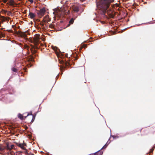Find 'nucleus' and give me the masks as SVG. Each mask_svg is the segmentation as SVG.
Here are the masks:
<instances>
[{
    "label": "nucleus",
    "mask_w": 155,
    "mask_h": 155,
    "mask_svg": "<svg viewBox=\"0 0 155 155\" xmlns=\"http://www.w3.org/2000/svg\"><path fill=\"white\" fill-rule=\"evenodd\" d=\"M29 34L28 31H26L25 32H20L19 33V35L20 36L24 37L25 39H26L27 35Z\"/></svg>",
    "instance_id": "20e7f679"
},
{
    "label": "nucleus",
    "mask_w": 155,
    "mask_h": 155,
    "mask_svg": "<svg viewBox=\"0 0 155 155\" xmlns=\"http://www.w3.org/2000/svg\"><path fill=\"white\" fill-rule=\"evenodd\" d=\"M14 25H12V28H14Z\"/></svg>",
    "instance_id": "412c9836"
},
{
    "label": "nucleus",
    "mask_w": 155,
    "mask_h": 155,
    "mask_svg": "<svg viewBox=\"0 0 155 155\" xmlns=\"http://www.w3.org/2000/svg\"><path fill=\"white\" fill-rule=\"evenodd\" d=\"M7 153L8 154L7 155H10L9 154V153H8V152Z\"/></svg>",
    "instance_id": "4be33fe9"
},
{
    "label": "nucleus",
    "mask_w": 155,
    "mask_h": 155,
    "mask_svg": "<svg viewBox=\"0 0 155 155\" xmlns=\"http://www.w3.org/2000/svg\"><path fill=\"white\" fill-rule=\"evenodd\" d=\"M111 136L114 139L116 137V136Z\"/></svg>",
    "instance_id": "6ab92c4d"
},
{
    "label": "nucleus",
    "mask_w": 155,
    "mask_h": 155,
    "mask_svg": "<svg viewBox=\"0 0 155 155\" xmlns=\"http://www.w3.org/2000/svg\"><path fill=\"white\" fill-rule=\"evenodd\" d=\"M0 34L2 37H5V35H3L2 32H0Z\"/></svg>",
    "instance_id": "f3484780"
},
{
    "label": "nucleus",
    "mask_w": 155,
    "mask_h": 155,
    "mask_svg": "<svg viewBox=\"0 0 155 155\" xmlns=\"http://www.w3.org/2000/svg\"><path fill=\"white\" fill-rule=\"evenodd\" d=\"M14 148V145L13 144L10 145L8 143H6V146H0V154L2 155H5V150L6 149L8 150L11 151V150Z\"/></svg>",
    "instance_id": "f03ea898"
},
{
    "label": "nucleus",
    "mask_w": 155,
    "mask_h": 155,
    "mask_svg": "<svg viewBox=\"0 0 155 155\" xmlns=\"http://www.w3.org/2000/svg\"><path fill=\"white\" fill-rule=\"evenodd\" d=\"M29 15L30 16V18H33L35 17V14L30 12L29 13Z\"/></svg>",
    "instance_id": "6e6552de"
},
{
    "label": "nucleus",
    "mask_w": 155,
    "mask_h": 155,
    "mask_svg": "<svg viewBox=\"0 0 155 155\" xmlns=\"http://www.w3.org/2000/svg\"><path fill=\"white\" fill-rule=\"evenodd\" d=\"M50 21V20L48 16H45V18L43 19V21L45 23H48Z\"/></svg>",
    "instance_id": "0eeeda50"
},
{
    "label": "nucleus",
    "mask_w": 155,
    "mask_h": 155,
    "mask_svg": "<svg viewBox=\"0 0 155 155\" xmlns=\"http://www.w3.org/2000/svg\"><path fill=\"white\" fill-rule=\"evenodd\" d=\"M6 31L9 32H12V31L10 30H7Z\"/></svg>",
    "instance_id": "a211bd4d"
},
{
    "label": "nucleus",
    "mask_w": 155,
    "mask_h": 155,
    "mask_svg": "<svg viewBox=\"0 0 155 155\" xmlns=\"http://www.w3.org/2000/svg\"><path fill=\"white\" fill-rule=\"evenodd\" d=\"M54 13H55V12H53V14H54Z\"/></svg>",
    "instance_id": "5701e85b"
},
{
    "label": "nucleus",
    "mask_w": 155,
    "mask_h": 155,
    "mask_svg": "<svg viewBox=\"0 0 155 155\" xmlns=\"http://www.w3.org/2000/svg\"><path fill=\"white\" fill-rule=\"evenodd\" d=\"M72 10L75 12H78L79 10V7L77 5H73L72 7Z\"/></svg>",
    "instance_id": "423d86ee"
},
{
    "label": "nucleus",
    "mask_w": 155,
    "mask_h": 155,
    "mask_svg": "<svg viewBox=\"0 0 155 155\" xmlns=\"http://www.w3.org/2000/svg\"><path fill=\"white\" fill-rule=\"evenodd\" d=\"M9 153V154H11V155H14L15 154V153L14 152L11 151Z\"/></svg>",
    "instance_id": "4468645a"
},
{
    "label": "nucleus",
    "mask_w": 155,
    "mask_h": 155,
    "mask_svg": "<svg viewBox=\"0 0 155 155\" xmlns=\"http://www.w3.org/2000/svg\"><path fill=\"white\" fill-rule=\"evenodd\" d=\"M45 12V9L42 8L40 10L39 12H37V14L39 15L42 16L44 15Z\"/></svg>",
    "instance_id": "39448f33"
},
{
    "label": "nucleus",
    "mask_w": 155,
    "mask_h": 155,
    "mask_svg": "<svg viewBox=\"0 0 155 155\" xmlns=\"http://www.w3.org/2000/svg\"><path fill=\"white\" fill-rule=\"evenodd\" d=\"M74 19L72 18L69 21V25L73 24L74 21Z\"/></svg>",
    "instance_id": "ddd939ff"
},
{
    "label": "nucleus",
    "mask_w": 155,
    "mask_h": 155,
    "mask_svg": "<svg viewBox=\"0 0 155 155\" xmlns=\"http://www.w3.org/2000/svg\"><path fill=\"white\" fill-rule=\"evenodd\" d=\"M18 117L21 120H23V116L21 114H19L18 115Z\"/></svg>",
    "instance_id": "f8f14e48"
},
{
    "label": "nucleus",
    "mask_w": 155,
    "mask_h": 155,
    "mask_svg": "<svg viewBox=\"0 0 155 155\" xmlns=\"http://www.w3.org/2000/svg\"><path fill=\"white\" fill-rule=\"evenodd\" d=\"M12 71H14V72H16L17 71L16 69L15 68H12Z\"/></svg>",
    "instance_id": "2eb2a0df"
},
{
    "label": "nucleus",
    "mask_w": 155,
    "mask_h": 155,
    "mask_svg": "<svg viewBox=\"0 0 155 155\" xmlns=\"http://www.w3.org/2000/svg\"><path fill=\"white\" fill-rule=\"evenodd\" d=\"M114 1V0H97L96 3L98 12L105 16L107 14L110 18H114L115 15V7H117V4L112 5V8L109 7L110 4Z\"/></svg>",
    "instance_id": "f257e3e1"
},
{
    "label": "nucleus",
    "mask_w": 155,
    "mask_h": 155,
    "mask_svg": "<svg viewBox=\"0 0 155 155\" xmlns=\"http://www.w3.org/2000/svg\"><path fill=\"white\" fill-rule=\"evenodd\" d=\"M18 146L19 147H21L23 150H25V148L24 147L23 144H22L19 143L18 144Z\"/></svg>",
    "instance_id": "9d476101"
},
{
    "label": "nucleus",
    "mask_w": 155,
    "mask_h": 155,
    "mask_svg": "<svg viewBox=\"0 0 155 155\" xmlns=\"http://www.w3.org/2000/svg\"><path fill=\"white\" fill-rule=\"evenodd\" d=\"M30 2L32 3V2H33V0H30Z\"/></svg>",
    "instance_id": "aec40b11"
},
{
    "label": "nucleus",
    "mask_w": 155,
    "mask_h": 155,
    "mask_svg": "<svg viewBox=\"0 0 155 155\" xmlns=\"http://www.w3.org/2000/svg\"><path fill=\"white\" fill-rule=\"evenodd\" d=\"M3 12L5 14H7V15L9 16L12 15V12L10 11H7L5 10H3Z\"/></svg>",
    "instance_id": "1a4fd4ad"
},
{
    "label": "nucleus",
    "mask_w": 155,
    "mask_h": 155,
    "mask_svg": "<svg viewBox=\"0 0 155 155\" xmlns=\"http://www.w3.org/2000/svg\"><path fill=\"white\" fill-rule=\"evenodd\" d=\"M110 139H109L108 140L107 143L104 145L103 147L101 148L100 150H98L97 151L95 152L94 153V155H101L102 154L101 153V152H99L102 149L106 148L107 147V144L108 145L110 142L109 141Z\"/></svg>",
    "instance_id": "7ed1b4c3"
},
{
    "label": "nucleus",
    "mask_w": 155,
    "mask_h": 155,
    "mask_svg": "<svg viewBox=\"0 0 155 155\" xmlns=\"http://www.w3.org/2000/svg\"><path fill=\"white\" fill-rule=\"evenodd\" d=\"M49 27L50 28H53L54 27V26L52 24H51L49 25Z\"/></svg>",
    "instance_id": "dca6fc26"
},
{
    "label": "nucleus",
    "mask_w": 155,
    "mask_h": 155,
    "mask_svg": "<svg viewBox=\"0 0 155 155\" xmlns=\"http://www.w3.org/2000/svg\"><path fill=\"white\" fill-rule=\"evenodd\" d=\"M29 115H32V119L31 121L32 122H33L34 120L35 117H34V116L31 113L30 114H29V113H28L26 117H27V116H29Z\"/></svg>",
    "instance_id": "9b49d317"
}]
</instances>
